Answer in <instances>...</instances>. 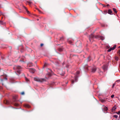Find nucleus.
Instances as JSON below:
<instances>
[{
	"label": "nucleus",
	"mask_w": 120,
	"mask_h": 120,
	"mask_svg": "<svg viewBox=\"0 0 120 120\" xmlns=\"http://www.w3.org/2000/svg\"><path fill=\"white\" fill-rule=\"evenodd\" d=\"M34 79L35 81L41 82L46 81V80L44 79L40 78L37 77L34 78Z\"/></svg>",
	"instance_id": "f257e3e1"
},
{
	"label": "nucleus",
	"mask_w": 120,
	"mask_h": 120,
	"mask_svg": "<svg viewBox=\"0 0 120 120\" xmlns=\"http://www.w3.org/2000/svg\"><path fill=\"white\" fill-rule=\"evenodd\" d=\"M13 102H11V103H10L8 101L6 100L4 101V103L7 105L10 104L11 103L13 104L14 102L16 101V98L15 97H13Z\"/></svg>",
	"instance_id": "f03ea898"
},
{
	"label": "nucleus",
	"mask_w": 120,
	"mask_h": 120,
	"mask_svg": "<svg viewBox=\"0 0 120 120\" xmlns=\"http://www.w3.org/2000/svg\"><path fill=\"white\" fill-rule=\"evenodd\" d=\"M14 69H16L17 73L19 74H20L21 69V67L20 66H15L14 68Z\"/></svg>",
	"instance_id": "7ed1b4c3"
},
{
	"label": "nucleus",
	"mask_w": 120,
	"mask_h": 120,
	"mask_svg": "<svg viewBox=\"0 0 120 120\" xmlns=\"http://www.w3.org/2000/svg\"><path fill=\"white\" fill-rule=\"evenodd\" d=\"M94 37V35L93 34H91L90 35L89 40L90 41H91V40L93 39Z\"/></svg>",
	"instance_id": "20e7f679"
},
{
	"label": "nucleus",
	"mask_w": 120,
	"mask_h": 120,
	"mask_svg": "<svg viewBox=\"0 0 120 120\" xmlns=\"http://www.w3.org/2000/svg\"><path fill=\"white\" fill-rule=\"evenodd\" d=\"M96 70V68L95 67H94L91 69V72L93 73Z\"/></svg>",
	"instance_id": "39448f33"
},
{
	"label": "nucleus",
	"mask_w": 120,
	"mask_h": 120,
	"mask_svg": "<svg viewBox=\"0 0 120 120\" xmlns=\"http://www.w3.org/2000/svg\"><path fill=\"white\" fill-rule=\"evenodd\" d=\"M29 70V71L32 73H34L35 71V70L33 68H30Z\"/></svg>",
	"instance_id": "423d86ee"
},
{
	"label": "nucleus",
	"mask_w": 120,
	"mask_h": 120,
	"mask_svg": "<svg viewBox=\"0 0 120 120\" xmlns=\"http://www.w3.org/2000/svg\"><path fill=\"white\" fill-rule=\"evenodd\" d=\"M102 68L105 71L107 69V66L106 65H104Z\"/></svg>",
	"instance_id": "0eeeda50"
},
{
	"label": "nucleus",
	"mask_w": 120,
	"mask_h": 120,
	"mask_svg": "<svg viewBox=\"0 0 120 120\" xmlns=\"http://www.w3.org/2000/svg\"><path fill=\"white\" fill-rule=\"evenodd\" d=\"M88 67H89L87 65H86L85 66H84V68L85 69L88 70Z\"/></svg>",
	"instance_id": "6e6552de"
},
{
	"label": "nucleus",
	"mask_w": 120,
	"mask_h": 120,
	"mask_svg": "<svg viewBox=\"0 0 120 120\" xmlns=\"http://www.w3.org/2000/svg\"><path fill=\"white\" fill-rule=\"evenodd\" d=\"M112 11L110 9H109L108 11V13L110 14H112Z\"/></svg>",
	"instance_id": "1a4fd4ad"
},
{
	"label": "nucleus",
	"mask_w": 120,
	"mask_h": 120,
	"mask_svg": "<svg viewBox=\"0 0 120 120\" xmlns=\"http://www.w3.org/2000/svg\"><path fill=\"white\" fill-rule=\"evenodd\" d=\"M23 7H24V9L26 10V11L27 13L29 14L30 13V12L29 11H28V10H27V8H26V7L25 6H24Z\"/></svg>",
	"instance_id": "9d476101"
},
{
	"label": "nucleus",
	"mask_w": 120,
	"mask_h": 120,
	"mask_svg": "<svg viewBox=\"0 0 120 120\" xmlns=\"http://www.w3.org/2000/svg\"><path fill=\"white\" fill-rule=\"evenodd\" d=\"M24 106L27 108H29L30 107V106L27 104H26L24 105Z\"/></svg>",
	"instance_id": "9b49d317"
},
{
	"label": "nucleus",
	"mask_w": 120,
	"mask_h": 120,
	"mask_svg": "<svg viewBox=\"0 0 120 120\" xmlns=\"http://www.w3.org/2000/svg\"><path fill=\"white\" fill-rule=\"evenodd\" d=\"M100 100L101 101L102 103H103L105 101V100L102 99H100Z\"/></svg>",
	"instance_id": "f8f14e48"
},
{
	"label": "nucleus",
	"mask_w": 120,
	"mask_h": 120,
	"mask_svg": "<svg viewBox=\"0 0 120 120\" xmlns=\"http://www.w3.org/2000/svg\"><path fill=\"white\" fill-rule=\"evenodd\" d=\"M108 109V108L107 107H105L104 108V110L105 111H107Z\"/></svg>",
	"instance_id": "ddd939ff"
},
{
	"label": "nucleus",
	"mask_w": 120,
	"mask_h": 120,
	"mask_svg": "<svg viewBox=\"0 0 120 120\" xmlns=\"http://www.w3.org/2000/svg\"><path fill=\"white\" fill-rule=\"evenodd\" d=\"M116 45H114L113 47L111 48L112 49V50H113L116 48Z\"/></svg>",
	"instance_id": "4468645a"
},
{
	"label": "nucleus",
	"mask_w": 120,
	"mask_h": 120,
	"mask_svg": "<svg viewBox=\"0 0 120 120\" xmlns=\"http://www.w3.org/2000/svg\"><path fill=\"white\" fill-rule=\"evenodd\" d=\"M112 9L113 11L115 12V13H117V12L116 11V9L114 8H113Z\"/></svg>",
	"instance_id": "2eb2a0df"
},
{
	"label": "nucleus",
	"mask_w": 120,
	"mask_h": 120,
	"mask_svg": "<svg viewBox=\"0 0 120 120\" xmlns=\"http://www.w3.org/2000/svg\"><path fill=\"white\" fill-rule=\"evenodd\" d=\"M63 49L61 48H59L58 49V50L60 52H61L63 51Z\"/></svg>",
	"instance_id": "dca6fc26"
},
{
	"label": "nucleus",
	"mask_w": 120,
	"mask_h": 120,
	"mask_svg": "<svg viewBox=\"0 0 120 120\" xmlns=\"http://www.w3.org/2000/svg\"><path fill=\"white\" fill-rule=\"evenodd\" d=\"M100 39L102 40H103L104 39V38L103 36H100Z\"/></svg>",
	"instance_id": "f3484780"
},
{
	"label": "nucleus",
	"mask_w": 120,
	"mask_h": 120,
	"mask_svg": "<svg viewBox=\"0 0 120 120\" xmlns=\"http://www.w3.org/2000/svg\"><path fill=\"white\" fill-rule=\"evenodd\" d=\"M47 75L48 76H49V77H50L51 76V74L50 73V72H49L47 74Z\"/></svg>",
	"instance_id": "a211bd4d"
},
{
	"label": "nucleus",
	"mask_w": 120,
	"mask_h": 120,
	"mask_svg": "<svg viewBox=\"0 0 120 120\" xmlns=\"http://www.w3.org/2000/svg\"><path fill=\"white\" fill-rule=\"evenodd\" d=\"M116 109V106H114L112 108V111Z\"/></svg>",
	"instance_id": "6ab92c4d"
},
{
	"label": "nucleus",
	"mask_w": 120,
	"mask_h": 120,
	"mask_svg": "<svg viewBox=\"0 0 120 120\" xmlns=\"http://www.w3.org/2000/svg\"><path fill=\"white\" fill-rule=\"evenodd\" d=\"M14 104L15 106H17L19 105L18 104L16 103H14Z\"/></svg>",
	"instance_id": "aec40b11"
},
{
	"label": "nucleus",
	"mask_w": 120,
	"mask_h": 120,
	"mask_svg": "<svg viewBox=\"0 0 120 120\" xmlns=\"http://www.w3.org/2000/svg\"><path fill=\"white\" fill-rule=\"evenodd\" d=\"M91 60L90 57V56L87 59V60L88 61H90Z\"/></svg>",
	"instance_id": "412c9836"
},
{
	"label": "nucleus",
	"mask_w": 120,
	"mask_h": 120,
	"mask_svg": "<svg viewBox=\"0 0 120 120\" xmlns=\"http://www.w3.org/2000/svg\"><path fill=\"white\" fill-rule=\"evenodd\" d=\"M115 59L116 60L118 61V60L119 58L117 56H116L115 57Z\"/></svg>",
	"instance_id": "4be33fe9"
},
{
	"label": "nucleus",
	"mask_w": 120,
	"mask_h": 120,
	"mask_svg": "<svg viewBox=\"0 0 120 120\" xmlns=\"http://www.w3.org/2000/svg\"><path fill=\"white\" fill-rule=\"evenodd\" d=\"M117 53L118 54V55L119 56H120V50L118 51Z\"/></svg>",
	"instance_id": "5701e85b"
},
{
	"label": "nucleus",
	"mask_w": 120,
	"mask_h": 120,
	"mask_svg": "<svg viewBox=\"0 0 120 120\" xmlns=\"http://www.w3.org/2000/svg\"><path fill=\"white\" fill-rule=\"evenodd\" d=\"M25 79L26 81L27 82H28L29 81V80L26 78H25Z\"/></svg>",
	"instance_id": "b1692460"
},
{
	"label": "nucleus",
	"mask_w": 120,
	"mask_h": 120,
	"mask_svg": "<svg viewBox=\"0 0 120 120\" xmlns=\"http://www.w3.org/2000/svg\"><path fill=\"white\" fill-rule=\"evenodd\" d=\"M20 94L22 95H24V92H22L20 93Z\"/></svg>",
	"instance_id": "393cba45"
},
{
	"label": "nucleus",
	"mask_w": 120,
	"mask_h": 120,
	"mask_svg": "<svg viewBox=\"0 0 120 120\" xmlns=\"http://www.w3.org/2000/svg\"><path fill=\"white\" fill-rule=\"evenodd\" d=\"M104 12L105 14H106L107 13V10H105L104 11Z\"/></svg>",
	"instance_id": "a878e982"
},
{
	"label": "nucleus",
	"mask_w": 120,
	"mask_h": 120,
	"mask_svg": "<svg viewBox=\"0 0 120 120\" xmlns=\"http://www.w3.org/2000/svg\"><path fill=\"white\" fill-rule=\"evenodd\" d=\"M112 50V49H111V48L110 49H109L107 51L108 52H110L111 51V50Z\"/></svg>",
	"instance_id": "bb28decb"
},
{
	"label": "nucleus",
	"mask_w": 120,
	"mask_h": 120,
	"mask_svg": "<svg viewBox=\"0 0 120 120\" xmlns=\"http://www.w3.org/2000/svg\"><path fill=\"white\" fill-rule=\"evenodd\" d=\"M118 116L116 115H115L114 116V117H115L116 118H117V117Z\"/></svg>",
	"instance_id": "cd10ccee"
},
{
	"label": "nucleus",
	"mask_w": 120,
	"mask_h": 120,
	"mask_svg": "<svg viewBox=\"0 0 120 120\" xmlns=\"http://www.w3.org/2000/svg\"><path fill=\"white\" fill-rule=\"evenodd\" d=\"M107 59L109 60H111V57H110V58H109V56H107Z\"/></svg>",
	"instance_id": "c85d7f7f"
},
{
	"label": "nucleus",
	"mask_w": 120,
	"mask_h": 120,
	"mask_svg": "<svg viewBox=\"0 0 120 120\" xmlns=\"http://www.w3.org/2000/svg\"><path fill=\"white\" fill-rule=\"evenodd\" d=\"M0 23L1 24H2L3 25H4V24L2 22V21L0 22Z\"/></svg>",
	"instance_id": "c756f323"
},
{
	"label": "nucleus",
	"mask_w": 120,
	"mask_h": 120,
	"mask_svg": "<svg viewBox=\"0 0 120 120\" xmlns=\"http://www.w3.org/2000/svg\"><path fill=\"white\" fill-rule=\"evenodd\" d=\"M75 80L76 81L77 80V77H75Z\"/></svg>",
	"instance_id": "7c9ffc66"
},
{
	"label": "nucleus",
	"mask_w": 120,
	"mask_h": 120,
	"mask_svg": "<svg viewBox=\"0 0 120 120\" xmlns=\"http://www.w3.org/2000/svg\"><path fill=\"white\" fill-rule=\"evenodd\" d=\"M60 40H63V37H62L61 38H60Z\"/></svg>",
	"instance_id": "2f4dec72"
},
{
	"label": "nucleus",
	"mask_w": 120,
	"mask_h": 120,
	"mask_svg": "<svg viewBox=\"0 0 120 120\" xmlns=\"http://www.w3.org/2000/svg\"><path fill=\"white\" fill-rule=\"evenodd\" d=\"M116 113L118 114H120V111H119L118 112H116Z\"/></svg>",
	"instance_id": "473e14b6"
},
{
	"label": "nucleus",
	"mask_w": 120,
	"mask_h": 120,
	"mask_svg": "<svg viewBox=\"0 0 120 120\" xmlns=\"http://www.w3.org/2000/svg\"><path fill=\"white\" fill-rule=\"evenodd\" d=\"M114 97V94H112L111 96V97L112 98H113Z\"/></svg>",
	"instance_id": "72a5a7b5"
},
{
	"label": "nucleus",
	"mask_w": 120,
	"mask_h": 120,
	"mask_svg": "<svg viewBox=\"0 0 120 120\" xmlns=\"http://www.w3.org/2000/svg\"><path fill=\"white\" fill-rule=\"evenodd\" d=\"M79 71H77L76 73L77 74H79Z\"/></svg>",
	"instance_id": "f704fd0d"
},
{
	"label": "nucleus",
	"mask_w": 120,
	"mask_h": 120,
	"mask_svg": "<svg viewBox=\"0 0 120 120\" xmlns=\"http://www.w3.org/2000/svg\"><path fill=\"white\" fill-rule=\"evenodd\" d=\"M115 83H114L113 84V85L112 86V88H113L114 86H115Z\"/></svg>",
	"instance_id": "c9c22d12"
},
{
	"label": "nucleus",
	"mask_w": 120,
	"mask_h": 120,
	"mask_svg": "<svg viewBox=\"0 0 120 120\" xmlns=\"http://www.w3.org/2000/svg\"><path fill=\"white\" fill-rule=\"evenodd\" d=\"M68 42H69V43L70 44H71L72 43V42L71 41H68Z\"/></svg>",
	"instance_id": "e433bc0d"
},
{
	"label": "nucleus",
	"mask_w": 120,
	"mask_h": 120,
	"mask_svg": "<svg viewBox=\"0 0 120 120\" xmlns=\"http://www.w3.org/2000/svg\"><path fill=\"white\" fill-rule=\"evenodd\" d=\"M74 81L73 80H72L71 81V83L72 84H73L74 83Z\"/></svg>",
	"instance_id": "4c0bfd02"
},
{
	"label": "nucleus",
	"mask_w": 120,
	"mask_h": 120,
	"mask_svg": "<svg viewBox=\"0 0 120 120\" xmlns=\"http://www.w3.org/2000/svg\"><path fill=\"white\" fill-rule=\"evenodd\" d=\"M28 3L29 4H31L32 3V2H28Z\"/></svg>",
	"instance_id": "58836bf2"
},
{
	"label": "nucleus",
	"mask_w": 120,
	"mask_h": 120,
	"mask_svg": "<svg viewBox=\"0 0 120 120\" xmlns=\"http://www.w3.org/2000/svg\"><path fill=\"white\" fill-rule=\"evenodd\" d=\"M43 44H41L40 45H41V46H43Z\"/></svg>",
	"instance_id": "ea45409f"
},
{
	"label": "nucleus",
	"mask_w": 120,
	"mask_h": 120,
	"mask_svg": "<svg viewBox=\"0 0 120 120\" xmlns=\"http://www.w3.org/2000/svg\"><path fill=\"white\" fill-rule=\"evenodd\" d=\"M98 36H95V38H98Z\"/></svg>",
	"instance_id": "a19ab883"
},
{
	"label": "nucleus",
	"mask_w": 120,
	"mask_h": 120,
	"mask_svg": "<svg viewBox=\"0 0 120 120\" xmlns=\"http://www.w3.org/2000/svg\"><path fill=\"white\" fill-rule=\"evenodd\" d=\"M47 65V64L46 63H45L44 65V66H46Z\"/></svg>",
	"instance_id": "79ce46f5"
},
{
	"label": "nucleus",
	"mask_w": 120,
	"mask_h": 120,
	"mask_svg": "<svg viewBox=\"0 0 120 120\" xmlns=\"http://www.w3.org/2000/svg\"><path fill=\"white\" fill-rule=\"evenodd\" d=\"M107 6H109V4H108L107 5Z\"/></svg>",
	"instance_id": "37998d69"
},
{
	"label": "nucleus",
	"mask_w": 120,
	"mask_h": 120,
	"mask_svg": "<svg viewBox=\"0 0 120 120\" xmlns=\"http://www.w3.org/2000/svg\"><path fill=\"white\" fill-rule=\"evenodd\" d=\"M0 80L1 81H3V79H1Z\"/></svg>",
	"instance_id": "c03bdc74"
},
{
	"label": "nucleus",
	"mask_w": 120,
	"mask_h": 120,
	"mask_svg": "<svg viewBox=\"0 0 120 120\" xmlns=\"http://www.w3.org/2000/svg\"><path fill=\"white\" fill-rule=\"evenodd\" d=\"M37 20L38 21V20H39V19H37Z\"/></svg>",
	"instance_id": "a18cd8bd"
},
{
	"label": "nucleus",
	"mask_w": 120,
	"mask_h": 120,
	"mask_svg": "<svg viewBox=\"0 0 120 120\" xmlns=\"http://www.w3.org/2000/svg\"><path fill=\"white\" fill-rule=\"evenodd\" d=\"M5 79H7V78H5Z\"/></svg>",
	"instance_id": "49530a36"
},
{
	"label": "nucleus",
	"mask_w": 120,
	"mask_h": 120,
	"mask_svg": "<svg viewBox=\"0 0 120 120\" xmlns=\"http://www.w3.org/2000/svg\"><path fill=\"white\" fill-rule=\"evenodd\" d=\"M49 70V71H51V70Z\"/></svg>",
	"instance_id": "de8ad7c7"
},
{
	"label": "nucleus",
	"mask_w": 120,
	"mask_h": 120,
	"mask_svg": "<svg viewBox=\"0 0 120 120\" xmlns=\"http://www.w3.org/2000/svg\"><path fill=\"white\" fill-rule=\"evenodd\" d=\"M45 78H46V79H47V77H45Z\"/></svg>",
	"instance_id": "09e8293b"
},
{
	"label": "nucleus",
	"mask_w": 120,
	"mask_h": 120,
	"mask_svg": "<svg viewBox=\"0 0 120 120\" xmlns=\"http://www.w3.org/2000/svg\"><path fill=\"white\" fill-rule=\"evenodd\" d=\"M118 81H120V80H118Z\"/></svg>",
	"instance_id": "8fccbe9b"
},
{
	"label": "nucleus",
	"mask_w": 120,
	"mask_h": 120,
	"mask_svg": "<svg viewBox=\"0 0 120 120\" xmlns=\"http://www.w3.org/2000/svg\"><path fill=\"white\" fill-rule=\"evenodd\" d=\"M10 49H11V47H10Z\"/></svg>",
	"instance_id": "3c124183"
},
{
	"label": "nucleus",
	"mask_w": 120,
	"mask_h": 120,
	"mask_svg": "<svg viewBox=\"0 0 120 120\" xmlns=\"http://www.w3.org/2000/svg\"><path fill=\"white\" fill-rule=\"evenodd\" d=\"M119 117H120V116H119Z\"/></svg>",
	"instance_id": "603ef678"
},
{
	"label": "nucleus",
	"mask_w": 120,
	"mask_h": 120,
	"mask_svg": "<svg viewBox=\"0 0 120 120\" xmlns=\"http://www.w3.org/2000/svg\"><path fill=\"white\" fill-rule=\"evenodd\" d=\"M1 7V6L0 5V8Z\"/></svg>",
	"instance_id": "864d4df0"
}]
</instances>
